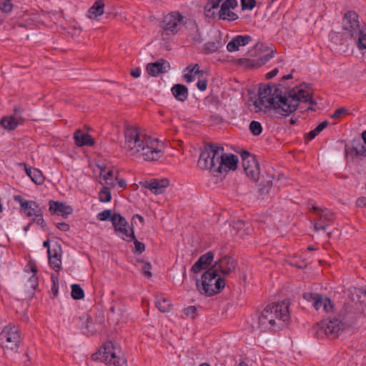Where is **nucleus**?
<instances>
[{
	"label": "nucleus",
	"mask_w": 366,
	"mask_h": 366,
	"mask_svg": "<svg viewBox=\"0 0 366 366\" xmlns=\"http://www.w3.org/2000/svg\"><path fill=\"white\" fill-rule=\"evenodd\" d=\"M116 184H117L118 187L123 189L127 187V182L126 180L122 178H118L116 175Z\"/></svg>",
	"instance_id": "64"
},
{
	"label": "nucleus",
	"mask_w": 366,
	"mask_h": 366,
	"mask_svg": "<svg viewBox=\"0 0 366 366\" xmlns=\"http://www.w3.org/2000/svg\"><path fill=\"white\" fill-rule=\"evenodd\" d=\"M183 19L179 13L172 12L164 17L162 27L167 34H175L180 29Z\"/></svg>",
	"instance_id": "15"
},
{
	"label": "nucleus",
	"mask_w": 366,
	"mask_h": 366,
	"mask_svg": "<svg viewBox=\"0 0 366 366\" xmlns=\"http://www.w3.org/2000/svg\"><path fill=\"white\" fill-rule=\"evenodd\" d=\"M20 338L18 327L6 325L0 333V345L4 349L16 351L19 347Z\"/></svg>",
	"instance_id": "6"
},
{
	"label": "nucleus",
	"mask_w": 366,
	"mask_h": 366,
	"mask_svg": "<svg viewBox=\"0 0 366 366\" xmlns=\"http://www.w3.org/2000/svg\"><path fill=\"white\" fill-rule=\"evenodd\" d=\"M183 78L187 83H191L198 77L197 75H194V74L192 73V69H189V71L184 70Z\"/></svg>",
	"instance_id": "53"
},
{
	"label": "nucleus",
	"mask_w": 366,
	"mask_h": 366,
	"mask_svg": "<svg viewBox=\"0 0 366 366\" xmlns=\"http://www.w3.org/2000/svg\"><path fill=\"white\" fill-rule=\"evenodd\" d=\"M14 200L19 203L22 209L27 207L29 200L24 199L20 195L14 196Z\"/></svg>",
	"instance_id": "61"
},
{
	"label": "nucleus",
	"mask_w": 366,
	"mask_h": 366,
	"mask_svg": "<svg viewBox=\"0 0 366 366\" xmlns=\"http://www.w3.org/2000/svg\"><path fill=\"white\" fill-rule=\"evenodd\" d=\"M288 307L286 301L267 306L258 318V327L262 331L282 329L290 320Z\"/></svg>",
	"instance_id": "3"
},
{
	"label": "nucleus",
	"mask_w": 366,
	"mask_h": 366,
	"mask_svg": "<svg viewBox=\"0 0 366 366\" xmlns=\"http://www.w3.org/2000/svg\"><path fill=\"white\" fill-rule=\"evenodd\" d=\"M250 160L251 165L248 167V169H244L245 173L252 179L256 180L259 175V164L255 157H248Z\"/></svg>",
	"instance_id": "28"
},
{
	"label": "nucleus",
	"mask_w": 366,
	"mask_h": 366,
	"mask_svg": "<svg viewBox=\"0 0 366 366\" xmlns=\"http://www.w3.org/2000/svg\"><path fill=\"white\" fill-rule=\"evenodd\" d=\"M197 308L194 306H189L184 310V314L192 318H194L196 316Z\"/></svg>",
	"instance_id": "57"
},
{
	"label": "nucleus",
	"mask_w": 366,
	"mask_h": 366,
	"mask_svg": "<svg viewBox=\"0 0 366 366\" xmlns=\"http://www.w3.org/2000/svg\"><path fill=\"white\" fill-rule=\"evenodd\" d=\"M92 359L107 365L114 364L113 362L114 359V343L112 341L104 343L97 352L92 355Z\"/></svg>",
	"instance_id": "12"
},
{
	"label": "nucleus",
	"mask_w": 366,
	"mask_h": 366,
	"mask_svg": "<svg viewBox=\"0 0 366 366\" xmlns=\"http://www.w3.org/2000/svg\"><path fill=\"white\" fill-rule=\"evenodd\" d=\"M319 296V294L317 293H311V292H305L303 295V298L308 301V302H312V303L315 302V300H316V297Z\"/></svg>",
	"instance_id": "58"
},
{
	"label": "nucleus",
	"mask_w": 366,
	"mask_h": 366,
	"mask_svg": "<svg viewBox=\"0 0 366 366\" xmlns=\"http://www.w3.org/2000/svg\"><path fill=\"white\" fill-rule=\"evenodd\" d=\"M104 3L103 0H97L88 11L87 16L89 19H95L104 14Z\"/></svg>",
	"instance_id": "26"
},
{
	"label": "nucleus",
	"mask_w": 366,
	"mask_h": 366,
	"mask_svg": "<svg viewBox=\"0 0 366 366\" xmlns=\"http://www.w3.org/2000/svg\"><path fill=\"white\" fill-rule=\"evenodd\" d=\"M249 130L253 135H259L262 132L261 124L257 121H252L249 126Z\"/></svg>",
	"instance_id": "42"
},
{
	"label": "nucleus",
	"mask_w": 366,
	"mask_h": 366,
	"mask_svg": "<svg viewBox=\"0 0 366 366\" xmlns=\"http://www.w3.org/2000/svg\"><path fill=\"white\" fill-rule=\"evenodd\" d=\"M71 295L74 300H81L84 297V292L79 285L74 284L71 285Z\"/></svg>",
	"instance_id": "38"
},
{
	"label": "nucleus",
	"mask_w": 366,
	"mask_h": 366,
	"mask_svg": "<svg viewBox=\"0 0 366 366\" xmlns=\"http://www.w3.org/2000/svg\"><path fill=\"white\" fill-rule=\"evenodd\" d=\"M219 16L220 19L224 20L228 19L229 21H234L238 19V15L234 12L231 11L230 9L226 10L225 14H222V10H219Z\"/></svg>",
	"instance_id": "44"
},
{
	"label": "nucleus",
	"mask_w": 366,
	"mask_h": 366,
	"mask_svg": "<svg viewBox=\"0 0 366 366\" xmlns=\"http://www.w3.org/2000/svg\"><path fill=\"white\" fill-rule=\"evenodd\" d=\"M61 247L58 242H55L52 249H49V263L50 266L56 272L61 268Z\"/></svg>",
	"instance_id": "18"
},
{
	"label": "nucleus",
	"mask_w": 366,
	"mask_h": 366,
	"mask_svg": "<svg viewBox=\"0 0 366 366\" xmlns=\"http://www.w3.org/2000/svg\"><path fill=\"white\" fill-rule=\"evenodd\" d=\"M41 208L35 201H29L28 202L27 207L23 209L27 217H32L36 212H39V210Z\"/></svg>",
	"instance_id": "34"
},
{
	"label": "nucleus",
	"mask_w": 366,
	"mask_h": 366,
	"mask_svg": "<svg viewBox=\"0 0 366 366\" xmlns=\"http://www.w3.org/2000/svg\"><path fill=\"white\" fill-rule=\"evenodd\" d=\"M24 109L23 107L18 106L14 108L13 114L11 117L18 124V125H23L26 119L24 117Z\"/></svg>",
	"instance_id": "30"
},
{
	"label": "nucleus",
	"mask_w": 366,
	"mask_h": 366,
	"mask_svg": "<svg viewBox=\"0 0 366 366\" xmlns=\"http://www.w3.org/2000/svg\"><path fill=\"white\" fill-rule=\"evenodd\" d=\"M80 319L82 321L81 327L82 333L87 337L102 332L104 330V316L101 313L96 315L94 317L88 314H84Z\"/></svg>",
	"instance_id": "7"
},
{
	"label": "nucleus",
	"mask_w": 366,
	"mask_h": 366,
	"mask_svg": "<svg viewBox=\"0 0 366 366\" xmlns=\"http://www.w3.org/2000/svg\"><path fill=\"white\" fill-rule=\"evenodd\" d=\"M214 257V252L209 251L204 254L200 256L198 260L193 264L191 268V272L194 274L199 272L203 269H207L212 264Z\"/></svg>",
	"instance_id": "20"
},
{
	"label": "nucleus",
	"mask_w": 366,
	"mask_h": 366,
	"mask_svg": "<svg viewBox=\"0 0 366 366\" xmlns=\"http://www.w3.org/2000/svg\"><path fill=\"white\" fill-rule=\"evenodd\" d=\"M169 68V63L164 59H159L147 66V71L152 76H157L160 73H165Z\"/></svg>",
	"instance_id": "22"
},
{
	"label": "nucleus",
	"mask_w": 366,
	"mask_h": 366,
	"mask_svg": "<svg viewBox=\"0 0 366 366\" xmlns=\"http://www.w3.org/2000/svg\"><path fill=\"white\" fill-rule=\"evenodd\" d=\"M273 56H274V51L272 49H271V51L269 53H267L266 55L255 60L256 67H259V66L265 64Z\"/></svg>",
	"instance_id": "41"
},
{
	"label": "nucleus",
	"mask_w": 366,
	"mask_h": 366,
	"mask_svg": "<svg viewBox=\"0 0 366 366\" xmlns=\"http://www.w3.org/2000/svg\"><path fill=\"white\" fill-rule=\"evenodd\" d=\"M347 110L345 107H341L335 112V113L331 116L332 118L336 119L340 118L342 115L347 114Z\"/></svg>",
	"instance_id": "59"
},
{
	"label": "nucleus",
	"mask_w": 366,
	"mask_h": 366,
	"mask_svg": "<svg viewBox=\"0 0 366 366\" xmlns=\"http://www.w3.org/2000/svg\"><path fill=\"white\" fill-rule=\"evenodd\" d=\"M0 9L4 12H10L12 10L11 0H0Z\"/></svg>",
	"instance_id": "50"
},
{
	"label": "nucleus",
	"mask_w": 366,
	"mask_h": 366,
	"mask_svg": "<svg viewBox=\"0 0 366 366\" xmlns=\"http://www.w3.org/2000/svg\"><path fill=\"white\" fill-rule=\"evenodd\" d=\"M1 125L7 130H14L19 125L10 116L3 117L0 122Z\"/></svg>",
	"instance_id": "31"
},
{
	"label": "nucleus",
	"mask_w": 366,
	"mask_h": 366,
	"mask_svg": "<svg viewBox=\"0 0 366 366\" xmlns=\"http://www.w3.org/2000/svg\"><path fill=\"white\" fill-rule=\"evenodd\" d=\"M343 35L346 38L357 37L360 34V25L357 13L352 11L346 12L342 19Z\"/></svg>",
	"instance_id": "9"
},
{
	"label": "nucleus",
	"mask_w": 366,
	"mask_h": 366,
	"mask_svg": "<svg viewBox=\"0 0 366 366\" xmlns=\"http://www.w3.org/2000/svg\"><path fill=\"white\" fill-rule=\"evenodd\" d=\"M312 209L315 212L317 217L314 220V228L316 231L325 230L328 224L335 219L334 213L327 209H320L312 206Z\"/></svg>",
	"instance_id": "11"
},
{
	"label": "nucleus",
	"mask_w": 366,
	"mask_h": 366,
	"mask_svg": "<svg viewBox=\"0 0 366 366\" xmlns=\"http://www.w3.org/2000/svg\"><path fill=\"white\" fill-rule=\"evenodd\" d=\"M49 205L51 214L61 216L63 218H66L73 212V208L70 205L61 202L50 200Z\"/></svg>",
	"instance_id": "19"
},
{
	"label": "nucleus",
	"mask_w": 366,
	"mask_h": 366,
	"mask_svg": "<svg viewBox=\"0 0 366 366\" xmlns=\"http://www.w3.org/2000/svg\"><path fill=\"white\" fill-rule=\"evenodd\" d=\"M302 86L294 88L286 96L275 85L262 86L259 89L258 99L254 105L258 111L267 112L272 110L275 114L288 116L296 111L300 102H308L310 105L316 104V102L312 99L310 90Z\"/></svg>",
	"instance_id": "1"
},
{
	"label": "nucleus",
	"mask_w": 366,
	"mask_h": 366,
	"mask_svg": "<svg viewBox=\"0 0 366 366\" xmlns=\"http://www.w3.org/2000/svg\"><path fill=\"white\" fill-rule=\"evenodd\" d=\"M219 147L212 144L205 147L198 160L199 168L209 169L214 177H217L218 160L221 157Z\"/></svg>",
	"instance_id": "5"
},
{
	"label": "nucleus",
	"mask_w": 366,
	"mask_h": 366,
	"mask_svg": "<svg viewBox=\"0 0 366 366\" xmlns=\"http://www.w3.org/2000/svg\"><path fill=\"white\" fill-rule=\"evenodd\" d=\"M232 229L241 238H244L249 233V223H245L242 220H237L233 222Z\"/></svg>",
	"instance_id": "27"
},
{
	"label": "nucleus",
	"mask_w": 366,
	"mask_h": 366,
	"mask_svg": "<svg viewBox=\"0 0 366 366\" xmlns=\"http://www.w3.org/2000/svg\"><path fill=\"white\" fill-rule=\"evenodd\" d=\"M256 5L255 0H241L242 10H252Z\"/></svg>",
	"instance_id": "48"
},
{
	"label": "nucleus",
	"mask_w": 366,
	"mask_h": 366,
	"mask_svg": "<svg viewBox=\"0 0 366 366\" xmlns=\"http://www.w3.org/2000/svg\"><path fill=\"white\" fill-rule=\"evenodd\" d=\"M34 216H35L33 219L34 222L40 224L42 227H45L46 224L43 218V212L41 209L39 210V212H36Z\"/></svg>",
	"instance_id": "52"
},
{
	"label": "nucleus",
	"mask_w": 366,
	"mask_h": 366,
	"mask_svg": "<svg viewBox=\"0 0 366 366\" xmlns=\"http://www.w3.org/2000/svg\"><path fill=\"white\" fill-rule=\"evenodd\" d=\"M222 46V43L219 40L209 41L204 45V51L206 54H211L215 52Z\"/></svg>",
	"instance_id": "33"
},
{
	"label": "nucleus",
	"mask_w": 366,
	"mask_h": 366,
	"mask_svg": "<svg viewBox=\"0 0 366 366\" xmlns=\"http://www.w3.org/2000/svg\"><path fill=\"white\" fill-rule=\"evenodd\" d=\"M358 39L357 41V45L359 49H366V33L362 34L360 30V34L357 35Z\"/></svg>",
	"instance_id": "51"
},
{
	"label": "nucleus",
	"mask_w": 366,
	"mask_h": 366,
	"mask_svg": "<svg viewBox=\"0 0 366 366\" xmlns=\"http://www.w3.org/2000/svg\"><path fill=\"white\" fill-rule=\"evenodd\" d=\"M132 241L134 244V252L138 254L142 253L145 249V245L142 242H139L135 237Z\"/></svg>",
	"instance_id": "54"
},
{
	"label": "nucleus",
	"mask_w": 366,
	"mask_h": 366,
	"mask_svg": "<svg viewBox=\"0 0 366 366\" xmlns=\"http://www.w3.org/2000/svg\"><path fill=\"white\" fill-rule=\"evenodd\" d=\"M30 179L33 182H34L37 185H41L44 182L45 177L43 175L42 172L36 168H34L32 170V173L30 175Z\"/></svg>",
	"instance_id": "35"
},
{
	"label": "nucleus",
	"mask_w": 366,
	"mask_h": 366,
	"mask_svg": "<svg viewBox=\"0 0 366 366\" xmlns=\"http://www.w3.org/2000/svg\"><path fill=\"white\" fill-rule=\"evenodd\" d=\"M239 62L240 65L247 68L256 67L255 60H251L249 59H240Z\"/></svg>",
	"instance_id": "55"
},
{
	"label": "nucleus",
	"mask_w": 366,
	"mask_h": 366,
	"mask_svg": "<svg viewBox=\"0 0 366 366\" xmlns=\"http://www.w3.org/2000/svg\"><path fill=\"white\" fill-rule=\"evenodd\" d=\"M138 262H141L142 264V273L144 274V275L145 277H147V278L151 277H152V272H150V270L152 269L151 264L149 262H144L142 260H139Z\"/></svg>",
	"instance_id": "46"
},
{
	"label": "nucleus",
	"mask_w": 366,
	"mask_h": 366,
	"mask_svg": "<svg viewBox=\"0 0 366 366\" xmlns=\"http://www.w3.org/2000/svg\"><path fill=\"white\" fill-rule=\"evenodd\" d=\"M273 177L267 175V178L259 184V194L264 198L266 195L269 194V190L272 186Z\"/></svg>",
	"instance_id": "29"
},
{
	"label": "nucleus",
	"mask_w": 366,
	"mask_h": 366,
	"mask_svg": "<svg viewBox=\"0 0 366 366\" xmlns=\"http://www.w3.org/2000/svg\"><path fill=\"white\" fill-rule=\"evenodd\" d=\"M51 280L52 282V287H51V292L53 293L54 296L56 297L58 294L59 279L56 274H51Z\"/></svg>",
	"instance_id": "47"
},
{
	"label": "nucleus",
	"mask_w": 366,
	"mask_h": 366,
	"mask_svg": "<svg viewBox=\"0 0 366 366\" xmlns=\"http://www.w3.org/2000/svg\"><path fill=\"white\" fill-rule=\"evenodd\" d=\"M156 307L162 312H168L170 311L172 305L167 299L162 297L160 300H157Z\"/></svg>",
	"instance_id": "36"
},
{
	"label": "nucleus",
	"mask_w": 366,
	"mask_h": 366,
	"mask_svg": "<svg viewBox=\"0 0 366 366\" xmlns=\"http://www.w3.org/2000/svg\"><path fill=\"white\" fill-rule=\"evenodd\" d=\"M237 5L238 3L236 0H226L221 6L222 14H225L226 10L236 8Z\"/></svg>",
	"instance_id": "43"
},
{
	"label": "nucleus",
	"mask_w": 366,
	"mask_h": 366,
	"mask_svg": "<svg viewBox=\"0 0 366 366\" xmlns=\"http://www.w3.org/2000/svg\"><path fill=\"white\" fill-rule=\"evenodd\" d=\"M316 334L319 337L327 336L329 338L335 339L344 330V324L337 319L325 320L317 324Z\"/></svg>",
	"instance_id": "8"
},
{
	"label": "nucleus",
	"mask_w": 366,
	"mask_h": 366,
	"mask_svg": "<svg viewBox=\"0 0 366 366\" xmlns=\"http://www.w3.org/2000/svg\"><path fill=\"white\" fill-rule=\"evenodd\" d=\"M124 139L119 142L121 148L129 156L142 157L145 161H157L163 154L162 145L157 139L146 135L139 127L124 122Z\"/></svg>",
	"instance_id": "2"
},
{
	"label": "nucleus",
	"mask_w": 366,
	"mask_h": 366,
	"mask_svg": "<svg viewBox=\"0 0 366 366\" xmlns=\"http://www.w3.org/2000/svg\"><path fill=\"white\" fill-rule=\"evenodd\" d=\"M14 200L19 203L22 209L27 207L29 200L24 199L20 195L14 196Z\"/></svg>",
	"instance_id": "60"
},
{
	"label": "nucleus",
	"mask_w": 366,
	"mask_h": 366,
	"mask_svg": "<svg viewBox=\"0 0 366 366\" xmlns=\"http://www.w3.org/2000/svg\"><path fill=\"white\" fill-rule=\"evenodd\" d=\"M14 200L19 203L22 209L27 207L29 200L24 199L20 195L14 196Z\"/></svg>",
	"instance_id": "62"
},
{
	"label": "nucleus",
	"mask_w": 366,
	"mask_h": 366,
	"mask_svg": "<svg viewBox=\"0 0 366 366\" xmlns=\"http://www.w3.org/2000/svg\"><path fill=\"white\" fill-rule=\"evenodd\" d=\"M314 308L322 313L330 314L333 312L334 305L331 300L326 296L319 295L313 302Z\"/></svg>",
	"instance_id": "21"
},
{
	"label": "nucleus",
	"mask_w": 366,
	"mask_h": 366,
	"mask_svg": "<svg viewBox=\"0 0 366 366\" xmlns=\"http://www.w3.org/2000/svg\"><path fill=\"white\" fill-rule=\"evenodd\" d=\"M116 234L127 242L134 239L132 225H130L123 217L117 213H116Z\"/></svg>",
	"instance_id": "14"
},
{
	"label": "nucleus",
	"mask_w": 366,
	"mask_h": 366,
	"mask_svg": "<svg viewBox=\"0 0 366 366\" xmlns=\"http://www.w3.org/2000/svg\"><path fill=\"white\" fill-rule=\"evenodd\" d=\"M221 157L218 160L217 177L223 176L229 170L237 168L238 157L234 154H226L222 147H219Z\"/></svg>",
	"instance_id": "10"
},
{
	"label": "nucleus",
	"mask_w": 366,
	"mask_h": 366,
	"mask_svg": "<svg viewBox=\"0 0 366 366\" xmlns=\"http://www.w3.org/2000/svg\"><path fill=\"white\" fill-rule=\"evenodd\" d=\"M252 41V37L248 35L237 36L227 45V49L229 52H233L239 50V46H243L248 44Z\"/></svg>",
	"instance_id": "23"
},
{
	"label": "nucleus",
	"mask_w": 366,
	"mask_h": 366,
	"mask_svg": "<svg viewBox=\"0 0 366 366\" xmlns=\"http://www.w3.org/2000/svg\"><path fill=\"white\" fill-rule=\"evenodd\" d=\"M171 92L172 95L175 97V99L179 101L184 102H185L189 96L188 89L186 86L180 84H174L172 89Z\"/></svg>",
	"instance_id": "25"
},
{
	"label": "nucleus",
	"mask_w": 366,
	"mask_h": 366,
	"mask_svg": "<svg viewBox=\"0 0 366 366\" xmlns=\"http://www.w3.org/2000/svg\"><path fill=\"white\" fill-rule=\"evenodd\" d=\"M139 184L149 189L155 194H162L165 189L169 186V181L167 179H152L150 181L140 182Z\"/></svg>",
	"instance_id": "17"
},
{
	"label": "nucleus",
	"mask_w": 366,
	"mask_h": 366,
	"mask_svg": "<svg viewBox=\"0 0 366 366\" xmlns=\"http://www.w3.org/2000/svg\"><path fill=\"white\" fill-rule=\"evenodd\" d=\"M116 366H128L127 358L120 348H119L118 352H116Z\"/></svg>",
	"instance_id": "39"
},
{
	"label": "nucleus",
	"mask_w": 366,
	"mask_h": 366,
	"mask_svg": "<svg viewBox=\"0 0 366 366\" xmlns=\"http://www.w3.org/2000/svg\"><path fill=\"white\" fill-rule=\"evenodd\" d=\"M99 200L102 202H108L112 199L110 190L107 187H103L99 192Z\"/></svg>",
	"instance_id": "40"
},
{
	"label": "nucleus",
	"mask_w": 366,
	"mask_h": 366,
	"mask_svg": "<svg viewBox=\"0 0 366 366\" xmlns=\"http://www.w3.org/2000/svg\"><path fill=\"white\" fill-rule=\"evenodd\" d=\"M26 267L34 274H36L38 272L36 263L34 260H29Z\"/></svg>",
	"instance_id": "63"
},
{
	"label": "nucleus",
	"mask_w": 366,
	"mask_h": 366,
	"mask_svg": "<svg viewBox=\"0 0 366 366\" xmlns=\"http://www.w3.org/2000/svg\"><path fill=\"white\" fill-rule=\"evenodd\" d=\"M116 234L127 242L134 239L132 225H130L123 217L117 213H116Z\"/></svg>",
	"instance_id": "13"
},
{
	"label": "nucleus",
	"mask_w": 366,
	"mask_h": 366,
	"mask_svg": "<svg viewBox=\"0 0 366 366\" xmlns=\"http://www.w3.org/2000/svg\"><path fill=\"white\" fill-rule=\"evenodd\" d=\"M97 217L99 221L110 220L114 227V214L112 213V210L105 209L99 213Z\"/></svg>",
	"instance_id": "37"
},
{
	"label": "nucleus",
	"mask_w": 366,
	"mask_h": 366,
	"mask_svg": "<svg viewBox=\"0 0 366 366\" xmlns=\"http://www.w3.org/2000/svg\"><path fill=\"white\" fill-rule=\"evenodd\" d=\"M352 146L356 154L366 156V147L362 144L360 139H354L352 142Z\"/></svg>",
	"instance_id": "32"
},
{
	"label": "nucleus",
	"mask_w": 366,
	"mask_h": 366,
	"mask_svg": "<svg viewBox=\"0 0 366 366\" xmlns=\"http://www.w3.org/2000/svg\"><path fill=\"white\" fill-rule=\"evenodd\" d=\"M248 157H254V156H252L248 152L243 151L241 153V158H242V167L244 169H248V167L251 165L250 160Z\"/></svg>",
	"instance_id": "45"
},
{
	"label": "nucleus",
	"mask_w": 366,
	"mask_h": 366,
	"mask_svg": "<svg viewBox=\"0 0 366 366\" xmlns=\"http://www.w3.org/2000/svg\"><path fill=\"white\" fill-rule=\"evenodd\" d=\"M195 280L199 292L208 297L219 293L225 286L224 278L219 277L217 270L212 267L202 274L201 280Z\"/></svg>",
	"instance_id": "4"
},
{
	"label": "nucleus",
	"mask_w": 366,
	"mask_h": 366,
	"mask_svg": "<svg viewBox=\"0 0 366 366\" xmlns=\"http://www.w3.org/2000/svg\"><path fill=\"white\" fill-rule=\"evenodd\" d=\"M74 139L76 145L78 147L93 146L94 144V141L92 136L88 133L83 132L80 129L75 132Z\"/></svg>",
	"instance_id": "24"
},
{
	"label": "nucleus",
	"mask_w": 366,
	"mask_h": 366,
	"mask_svg": "<svg viewBox=\"0 0 366 366\" xmlns=\"http://www.w3.org/2000/svg\"><path fill=\"white\" fill-rule=\"evenodd\" d=\"M222 0H208V2L205 6V9L208 11L214 9L219 7V3Z\"/></svg>",
	"instance_id": "56"
},
{
	"label": "nucleus",
	"mask_w": 366,
	"mask_h": 366,
	"mask_svg": "<svg viewBox=\"0 0 366 366\" xmlns=\"http://www.w3.org/2000/svg\"><path fill=\"white\" fill-rule=\"evenodd\" d=\"M236 266L237 262L234 259L224 255L214 262L212 268L217 270V272H219L224 275H228L235 269Z\"/></svg>",
	"instance_id": "16"
},
{
	"label": "nucleus",
	"mask_w": 366,
	"mask_h": 366,
	"mask_svg": "<svg viewBox=\"0 0 366 366\" xmlns=\"http://www.w3.org/2000/svg\"><path fill=\"white\" fill-rule=\"evenodd\" d=\"M189 69H192V73H194V75H197L198 78L202 77L204 74L203 71L199 69V66L197 64H189L186 67V69L184 70L189 71Z\"/></svg>",
	"instance_id": "49"
}]
</instances>
